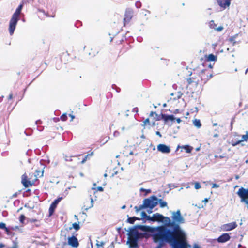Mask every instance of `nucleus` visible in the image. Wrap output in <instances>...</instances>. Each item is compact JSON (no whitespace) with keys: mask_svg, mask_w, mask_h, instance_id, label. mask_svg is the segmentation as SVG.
Here are the masks:
<instances>
[{"mask_svg":"<svg viewBox=\"0 0 248 248\" xmlns=\"http://www.w3.org/2000/svg\"><path fill=\"white\" fill-rule=\"evenodd\" d=\"M172 214V222H174L173 231L167 229L165 226H158L156 228L157 232L153 234V237L155 242H177L188 245L185 233L181 230L180 224L184 223V218L181 214L180 210L173 211Z\"/></svg>","mask_w":248,"mask_h":248,"instance_id":"obj_1","label":"nucleus"},{"mask_svg":"<svg viewBox=\"0 0 248 248\" xmlns=\"http://www.w3.org/2000/svg\"><path fill=\"white\" fill-rule=\"evenodd\" d=\"M44 170L32 169L31 172L24 173L21 178V183L25 187L31 186L35 185L39 177L43 176Z\"/></svg>","mask_w":248,"mask_h":248,"instance_id":"obj_2","label":"nucleus"},{"mask_svg":"<svg viewBox=\"0 0 248 248\" xmlns=\"http://www.w3.org/2000/svg\"><path fill=\"white\" fill-rule=\"evenodd\" d=\"M120 20L117 23L114 22L111 24L109 35L110 36V42H113L116 45L122 44L124 41L123 36L119 34L121 30Z\"/></svg>","mask_w":248,"mask_h":248,"instance_id":"obj_3","label":"nucleus"},{"mask_svg":"<svg viewBox=\"0 0 248 248\" xmlns=\"http://www.w3.org/2000/svg\"><path fill=\"white\" fill-rule=\"evenodd\" d=\"M23 4L24 3L22 1V3L16 8V11L13 14L12 17L10 20L9 26V31L10 35H12L14 33L17 22L19 20L20 15L21 14V10L23 8Z\"/></svg>","mask_w":248,"mask_h":248,"instance_id":"obj_4","label":"nucleus"},{"mask_svg":"<svg viewBox=\"0 0 248 248\" xmlns=\"http://www.w3.org/2000/svg\"><path fill=\"white\" fill-rule=\"evenodd\" d=\"M158 199L155 196H152L149 198L144 200L143 203L139 206H136L134 207L136 212H139L140 210L143 208H149L152 210L153 208L155 207L158 204Z\"/></svg>","mask_w":248,"mask_h":248,"instance_id":"obj_5","label":"nucleus"},{"mask_svg":"<svg viewBox=\"0 0 248 248\" xmlns=\"http://www.w3.org/2000/svg\"><path fill=\"white\" fill-rule=\"evenodd\" d=\"M143 237V234L139 232L136 228L131 229L128 233V241L130 247L132 248L137 247L138 239Z\"/></svg>","mask_w":248,"mask_h":248,"instance_id":"obj_6","label":"nucleus"},{"mask_svg":"<svg viewBox=\"0 0 248 248\" xmlns=\"http://www.w3.org/2000/svg\"><path fill=\"white\" fill-rule=\"evenodd\" d=\"M190 77L186 78L187 82V88L191 86L193 88H196L198 85H202L198 73L191 72Z\"/></svg>","mask_w":248,"mask_h":248,"instance_id":"obj_7","label":"nucleus"},{"mask_svg":"<svg viewBox=\"0 0 248 248\" xmlns=\"http://www.w3.org/2000/svg\"><path fill=\"white\" fill-rule=\"evenodd\" d=\"M202 85L207 82L212 77V72L210 69H204L198 73Z\"/></svg>","mask_w":248,"mask_h":248,"instance_id":"obj_8","label":"nucleus"},{"mask_svg":"<svg viewBox=\"0 0 248 248\" xmlns=\"http://www.w3.org/2000/svg\"><path fill=\"white\" fill-rule=\"evenodd\" d=\"M93 155V152H92L90 154H88L82 158H80V157L81 156V155H79L78 156H73L70 157L65 156V160L66 161H72L73 160H74L77 161V163L78 164H83L86 161L87 159H88L89 157L92 156Z\"/></svg>","mask_w":248,"mask_h":248,"instance_id":"obj_9","label":"nucleus"},{"mask_svg":"<svg viewBox=\"0 0 248 248\" xmlns=\"http://www.w3.org/2000/svg\"><path fill=\"white\" fill-rule=\"evenodd\" d=\"M237 194L240 198L241 202L248 206V188L241 187L237 192Z\"/></svg>","mask_w":248,"mask_h":248,"instance_id":"obj_10","label":"nucleus"},{"mask_svg":"<svg viewBox=\"0 0 248 248\" xmlns=\"http://www.w3.org/2000/svg\"><path fill=\"white\" fill-rule=\"evenodd\" d=\"M133 11L131 9L127 8L126 9L123 19L124 26H125L127 24L130 22L133 16Z\"/></svg>","mask_w":248,"mask_h":248,"instance_id":"obj_11","label":"nucleus"},{"mask_svg":"<svg viewBox=\"0 0 248 248\" xmlns=\"http://www.w3.org/2000/svg\"><path fill=\"white\" fill-rule=\"evenodd\" d=\"M62 197H59L57 199L55 200L54 202L51 204L49 208V216H51L53 214L58 204L62 200Z\"/></svg>","mask_w":248,"mask_h":248,"instance_id":"obj_12","label":"nucleus"},{"mask_svg":"<svg viewBox=\"0 0 248 248\" xmlns=\"http://www.w3.org/2000/svg\"><path fill=\"white\" fill-rule=\"evenodd\" d=\"M237 226V224L236 222H232L222 225L221 229L224 231H230L235 229Z\"/></svg>","mask_w":248,"mask_h":248,"instance_id":"obj_13","label":"nucleus"},{"mask_svg":"<svg viewBox=\"0 0 248 248\" xmlns=\"http://www.w3.org/2000/svg\"><path fill=\"white\" fill-rule=\"evenodd\" d=\"M158 151L163 154H169L170 152V148L169 146L164 144H159L157 146Z\"/></svg>","mask_w":248,"mask_h":248,"instance_id":"obj_14","label":"nucleus"},{"mask_svg":"<svg viewBox=\"0 0 248 248\" xmlns=\"http://www.w3.org/2000/svg\"><path fill=\"white\" fill-rule=\"evenodd\" d=\"M150 117H153V120H152V126L155 125V122L157 121H160L163 119L162 117V114L161 115H158L155 112L151 111L149 115Z\"/></svg>","mask_w":248,"mask_h":248,"instance_id":"obj_15","label":"nucleus"},{"mask_svg":"<svg viewBox=\"0 0 248 248\" xmlns=\"http://www.w3.org/2000/svg\"><path fill=\"white\" fill-rule=\"evenodd\" d=\"M163 218V216L159 214L156 213L153 215L152 217H148V220H150L153 222L158 221L161 222L162 221V219Z\"/></svg>","mask_w":248,"mask_h":248,"instance_id":"obj_16","label":"nucleus"},{"mask_svg":"<svg viewBox=\"0 0 248 248\" xmlns=\"http://www.w3.org/2000/svg\"><path fill=\"white\" fill-rule=\"evenodd\" d=\"M231 0H217L218 4L223 10L230 6Z\"/></svg>","mask_w":248,"mask_h":248,"instance_id":"obj_17","label":"nucleus"},{"mask_svg":"<svg viewBox=\"0 0 248 248\" xmlns=\"http://www.w3.org/2000/svg\"><path fill=\"white\" fill-rule=\"evenodd\" d=\"M68 244L74 248H77L79 245L78 239L74 236L68 238Z\"/></svg>","mask_w":248,"mask_h":248,"instance_id":"obj_18","label":"nucleus"},{"mask_svg":"<svg viewBox=\"0 0 248 248\" xmlns=\"http://www.w3.org/2000/svg\"><path fill=\"white\" fill-rule=\"evenodd\" d=\"M164 224V226L166 227H171L174 228V222L171 221L169 217H164L162 219V221H161Z\"/></svg>","mask_w":248,"mask_h":248,"instance_id":"obj_19","label":"nucleus"},{"mask_svg":"<svg viewBox=\"0 0 248 248\" xmlns=\"http://www.w3.org/2000/svg\"><path fill=\"white\" fill-rule=\"evenodd\" d=\"M172 245V248H187L188 245H185L177 242H169ZM193 248H200L198 246H195L193 247Z\"/></svg>","mask_w":248,"mask_h":248,"instance_id":"obj_20","label":"nucleus"},{"mask_svg":"<svg viewBox=\"0 0 248 248\" xmlns=\"http://www.w3.org/2000/svg\"><path fill=\"white\" fill-rule=\"evenodd\" d=\"M230 239V236L227 233L221 235L217 239L219 243H225Z\"/></svg>","mask_w":248,"mask_h":248,"instance_id":"obj_21","label":"nucleus"},{"mask_svg":"<svg viewBox=\"0 0 248 248\" xmlns=\"http://www.w3.org/2000/svg\"><path fill=\"white\" fill-rule=\"evenodd\" d=\"M93 201L92 198L90 197L84 203V208L85 210H88L93 206Z\"/></svg>","mask_w":248,"mask_h":248,"instance_id":"obj_22","label":"nucleus"},{"mask_svg":"<svg viewBox=\"0 0 248 248\" xmlns=\"http://www.w3.org/2000/svg\"><path fill=\"white\" fill-rule=\"evenodd\" d=\"M183 95V93L181 92H175L171 93V96H172L170 101L171 100H176L180 99Z\"/></svg>","mask_w":248,"mask_h":248,"instance_id":"obj_23","label":"nucleus"},{"mask_svg":"<svg viewBox=\"0 0 248 248\" xmlns=\"http://www.w3.org/2000/svg\"><path fill=\"white\" fill-rule=\"evenodd\" d=\"M180 148L182 149H184L185 150L186 152L187 153H191L192 150H193L192 147L188 145H186L182 146L178 145L177 147L176 151H177Z\"/></svg>","mask_w":248,"mask_h":248,"instance_id":"obj_24","label":"nucleus"},{"mask_svg":"<svg viewBox=\"0 0 248 248\" xmlns=\"http://www.w3.org/2000/svg\"><path fill=\"white\" fill-rule=\"evenodd\" d=\"M205 58L207 62H216L217 60V56L214 55L213 54L205 55Z\"/></svg>","mask_w":248,"mask_h":248,"instance_id":"obj_25","label":"nucleus"},{"mask_svg":"<svg viewBox=\"0 0 248 248\" xmlns=\"http://www.w3.org/2000/svg\"><path fill=\"white\" fill-rule=\"evenodd\" d=\"M162 117L163 118V120L165 122H167L168 121H173L175 120V117L173 115H167L165 114H162Z\"/></svg>","mask_w":248,"mask_h":248,"instance_id":"obj_26","label":"nucleus"},{"mask_svg":"<svg viewBox=\"0 0 248 248\" xmlns=\"http://www.w3.org/2000/svg\"><path fill=\"white\" fill-rule=\"evenodd\" d=\"M38 12L40 13H43L46 17H54L55 16V10H54V12H53L51 14H49L48 12L46 13L45 11L43 9H39L38 10Z\"/></svg>","mask_w":248,"mask_h":248,"instance_id":"obj_27","label":"nucleus"},{"mask_svg":"<svg viewBox=\"0 0 248 248\" xmlns=\"http://www.w3.org/2000/svg\"><path fill=\"white\" fill-rule=\"evenodd\" d=\"M193 124L195 126H196L198 128H200L202 126L200 120L197 119H195L194 120H193Z\"/></svg>","mask_w":248,"mask_h":248,"instance_id":"obj_28","label":"nucleus"},{"mask_svg":"<svg viewBox=\"0 0 248 248\" xmlns=\"http://www.w3.org/2000/svg\"><path fill=\"white\" fill-rule=\"evenodd\" d=\"M140 219L137 217H128L127 219V222L130 224H133L136 220H139Z\"/></svg>","mask_w":248,"mask_h":248,"instance_id":"obj_29","label":"nucleus"},{"mask_svg":"<svg viewBox=\"0 0 248 248\" xmlns=\"http://www.w3.org/2000/svg\"><path fill=\"white\" fill-rule=\"evenodd\" d=\"M158 203L161 208H164L167 205V203L165 201H163L162 199H159L157 201Z\"/></svg>","mask_w":248,"mask_h":248,"instance_id":"obj_30","label":"nucleus"},{"mask_svg":"<svg viewBox=\"0 0 248 248\" xmlns=\"http://www.w3.org/2000/svg\"><path fill=\"white\" fill-rule=\"evenodd\" d=\"M136 227L144 231H149L150 229L149 227L143 225H137Z\"/></svg>","mask_w":248,"mask_h":248,"instance_id":"obj_31","label":"nucleus"},{"mask_svg":"<svg viewBox=\"0 0 248 248\" xmlns=\"http://www.w3.org/2000/svg\"><path fill=\"white\" fill-rule=\"evenodd\" d=\"M144 125L145 126H152V120H150V118L146 119L144 122Z\"/></svg>","mask_w":248,"mask_h":248,"instance_id":"obj_32","label":"nucleus"},{"mask_svg":"<svg viewBox=\"0 0 248 248\" xmlns=\"http://www.w3.org/2000/svg\"><path fill=\"white\" fill-rule=\"evenodd\" d=\"M92 190L93 191V193L95 194L98 191H103L104 188L102 186H98L96 188H92Z\"/></svg>","mask_w":248,"mask_h":248,"instance_id":"obj_33","label":"nucleus"},{"mask_svg":"<svg viewBox=\"0 0 248 248\" xmlns=\"http://www.w3.org/2000/svg\"><path fill=\"white\" fill-rule=\"evenodd\" d=\"M248 140V132H246V134L245 135H243L242 136V139L240 140L241 141V142L245 141H247Z\"/></svg>","mask_w":248,"mask_h":248,"instance_id":"obj_34","label":"nucleus"},{"mask_svg":"<svg viewBox=\"0 0 248 248\" xmlns=\"http://www.w3.org/2000/svg\"><path fill=\"white\" fill-rule=\"evenodd\" d=\"M0 229H3L7 232H9V229L6 227L5 224L3 222L0 223Z\"/></svg>","mask_w":248,"mask_h":248,"instance_id":"obj_35","label":"nucleus"},{"mask_svg":"<svg viewBox=\"0 0 248 248\" xmlns=\"http://www.w3.org/2000/svg\"><path fill=\"white\" fill-rule=\"evenodd\" d=\"M209 26L211 28L215 30L217 25L215 23L214 20H211L209 23Z\"/></svg>","mask_w":248,"mask_h":248,"instance_id":"obj_36","label":"nucleus"},{"mask_svg":"<svg viewBox=\"0 0 248 248\" xmlns=\"http://www.w3.org/2000/svg\"><path fill=\"white\" fill-rule=\"evenodd\" d=\"M72 228L76 231H78L80 229V226L78 223H74L72 224Z\"/></svg>","mask_w":248,"mask_h":248,"instance_id":"obj_37","label":"nucleus"},{"mask_svg":"<svg viewBox=\"0 0 248 248\" xmlns=\"http://www.w3.org/2000/svg\"><path fill=\"white\" fill-rule=\"evenodd\" d=\"M26 219V217L24 215H21L19 217V221L22 224H24V221Z\"/></svg>","mask_w":248,"mask_h":248,"instance_id":"obj_38","label":"nucleus"},{"mask_svg":"<svg viewBox=\"0 0 248 248\" xmlns=\"http://www.w3.org/2000/svg\"><path fill=\"white\" fill-rule=\"evenodd\" d=\"M241 142V141H240V140H238V141H234L233 140H232V141L230 142V144L232 146H236L237 145L240 144V143Z\"/></svg>","mask_w":248,"mask_h":248,"instance_id":"obj_39","label":"nucleus"},{"mask_svg":"<svg viewBox=\"0 0 248 248\" xmlns=\"http://www.w3.org/2000/svg\"><path fill=\"white\" fill-rule=\"evenodd\" d=\"M141 191L145 192V195H147L148 194L150 193L151 192V189H146L143 188H141L140 189Z\"/></svg>","mask_w":248,"mask_h":248,"instance_id":"obj_40","label":"nucleus"},{"mask_svg":"<svg viewBox=\"0 0 248 248\" xmlns=\"http://www.w3.org/2000/svg\"><path fill=\"white\" fill-rule=\"evenodd\" d=\"M27 221H28V222H29V223H34V222H38L39 220L37 219L28 218L27 219Z\"/></svg>","mask_w":248,"mask_h":248,"instance_id":"obj_41","label":"nucleus"},{"mask_svg":"<svg viewBox=\"0 0 248 248\" xmlns=\"http://www.w3.org/2000/svg\"><path fill=\"white\" fill-rule=\"evenodd\" d=\"M60 119L62 121H65L67 119V117L66 114H63L60 117Z\"/></svg>","mask_w":248,"mask_h":248,"instance_id":"obj_42","label":"nucleus"},{"mask_svg":"<svg viewBox=\"0 0 248 248\" xmlns=\"http://www.w3.org/2000/svg\"><path fill=\"white\" fill-rule=\"evenodd\" d=\"M141 216H142V217H143V218H146L147 220H148V217H150V216H148V215H147V214H146L145 212H144V211L142 212V213H141Z\"/></svg>","mask_w":248,"mask_h":248,"instance_id":"obj_43","label":"nucleus"},{"mask_svg":"<svg viewBox=\"0 0 248 248\" xmlns=\"http://www.w3.org/2000/svg\"><path fill=\"white\" fill-rule=\"evenodd\" d=\"M194 187L195 189H198L201 187V186L200 183L196 182L195 184Z\"/></svg>","mask_w":248,"mask_h":248,"instance_id":"obj_44","label":"nucleus"},{"mask_svg":"<svg viewBox=\"0 0 248 248\" xmlns=\"http://www.w3.org/2000/svg\"><path fill=\"white\" fill-rule=\"evenodd\" d=\"M223 29V27L222 26H219L218 27H217L215 29L216 31H220Z\"/></svg>","mask_w":248,"mask_h":248,"instance_id":"obj_45","label":"nucleus"},{"mask_svg":"<svg viewBox=\"0 0 248 248\" xmlns=\"http://www.w3.org/2000/svg\"><path fill=\"white\" fill-rule=\"evenodd\" d=\"M128 149H129V147H125V150H124L123 154L125 156V155H127V154H126V151L127 150H128Z\"/></svg>","mask_w":248,"mask_h":248,"instance_id":"obj_46","label":"nucleus"},{"mask_svg":"<svg viewBox=\"0 0 248 248\" xmlns=\"http://www.w3.org/2000/svg\"><path fill=\"white\" fill-rule=\"evenodd\" d=\"M219 187V186L217 184H213L212 186V188H217Z\"/></svg>","mask_w":248,"mask_h":248,"instance_id":"obj_47","label":"nucleus"},{"mask_svg":"<svg viewBox=\"0 0 248 248\" xmlns=\"http://www.w3.org/2000/svg\"><path fill=\"white\" fill-rule=\"evenodd\" d=\"M215 158H217H217H223L224 157V156H222V155L218 156V155H215Z\"/></svg>","mask_w":248,"mask_h":248,"instance_id":"obj_48","label":"nucleus"},{"mask_svg":"<svg viewBox=\"0 0 248 248\" xmlns=\"http://www.w3.org/2000/svg\"><path fill=\"white\" fill-rule=\"evenodd\" d=\"M176 120L177 123H178V124L180 123L182 121L181 119L179 118H177Z\"/></svg>","mask_w":248,"mask_h":248,"instance_id":"obj_49","label":"nucleus"},{"mask_svg":"<svg viewBox=\"0 0 248 248\" xmlns=\"http://www.w3.org/2000/svg\"><path fill=\"white\" fill-rule=\"evenodd\" d=\"M69 116L71 117V121H73V120L74 119L75 116L72 114H69Z\"/></svg>","mask_w":248,"mask_h":248,"instance_id":"obj_50","label":"nucleus"},{"mask_svg":"<svg viewBox=\"0 0 248 248\" xmlns=\"http://www.w3.org/2000/svg\"><path fill=\"white\" fill-rule=\"evenodd\" d=\"M208 202V199L205 198L204 200H203V202H204L205 203Z\"/></svg>","mask_w":248,"mask_h":248,"instance_id":"obj_51","label":"nucleus"},{"mask_svg":"<svg viewBox=\"0 0 248 248\" xmlns=\"http://www.w3.org/2000/svg\"><path fill=\"white\" fill-rule=\"evenodd\" d=\"M13 97V95L12 94H10L9 96H8V99H11Z\"/></svg>","mask_w":248,"mask_h":248,"instance_id":"obj_52","label":"nucleus"},{"mask_svg":"<svg viewBox=\"0 0 248 248\" xmlns=\"http://www.w3.org/2000/svg\"><path fill=\"white\" fill-rule=\"evenodd\" d=\"M8 248H17V247L16 245H14L11 247H9Z\"/></svg>","mask_w":248,"mask_h":248,"instance_id":"obj_53","label":"nucleus"},{"mask_svg":"<svg viewBox=\"0 0 248 248\" xmlns=\"http://www.w3.org/2000/svg\"><path fill=\"white\" fill-rule=\"evenodd\" d=\"M155 47H156V48H159V47H158V46H152V48L153 49H154Z\"/></svg>","mask_w":248,"mask_h":248,"instance_id":"obj_54","label":"nucleus"},{"mask_svg":"<svg viewBox=\"0 0 248 248\" xmlns=\"http://www.w3.org/2000/svg\"><path fill=\"white\" fill-rule=\"evenodd\" d=\"M114 134L115 136H116L117 134H119V132H117V131H115V132H114Z\"/></svg>","mask_w":248,"mask_h":248,"instance_id":"obj_55","label":"nucleus"},{"mask_svg":"<svg viewBox=\"0 0 248 248\" xmlns=\"http://www.w3.org/2000/svg\"><path fill=\"white\" fill-rule=\"evenodd\" d=\"M133 152L132 151H130L129 154V155H133Z\"/></svg>","mask_w":248,"mask_h":248,"instance_id":"obj_56","label":"nucleus"},{"mask_svg":"<svg viewBox=\"0 0 248 248\" xmlns=\"http://www.w3.org/2000/svg\"><path fill=\"white\" fill-rule=\"evenodd\" d=\"M248 72V68L246 70V71H245V74H247V73Z\"/></svg>","mask_w":248,"mask_h":248,"instance_id":"obj_57","label":"nucleus"},{"mask_svg":"<svg viewBox=\"0 0 248 248\" xmlns=\"http://www.w3.org/2000/svg\"><path fill=\"white\" fill-rule=\"evenodd\" d=\"M218 136V134H216L214 135V137H217Z\"/></svg>","mask_w":248,"mask_h":248,"instance_id":"obj_58","label":"nucleus"},{"mask_svg":"<svg viewBox=\"0 0 248 248\" xmlns=\"http://www.w3.org/2000/svg\"><path fill=\"white\" fill-rule=\"evenodd\" d=\"M156 134H157V135H159L161 136V135H160V132H156Z\"/></svg>","mask_w":248,"mask_h":248,"instance_id":"obj_59","label":"nucleus"},{"mask_svg":"<svg viewBox=\"0 0 248 248\" xmlns=\"http://www.w3.org/2000/svg\"><path fill=\"white\" fill-rule=\"evenodd\" d=\"M125 205H124V206H123L122 207V209H124V208H125Z\"/></svg>","mask_w":248,"mask_h":248,"instance_id":"obj_60","label":"nucleus"},{"mask_svg":"<svg viewBox=\"0 0 248 248\" xmlns=\"http://www.w3.org/2000/svg\"><path fill=\"white\" fill-rule=\"evenodd\" d=\"M151 120H153V117H150Z\"/></svg>","mask_w":248,"mask_h":248,"instance_id":"obj_61","label":"nucleus"},{"mask_svg":"<svg viewBox=\"0 0 248 248\" xmlns=\"http://www.w3.org/2000/svg\"><path fill=\"white\" fill-rule=\"evenodd\" d=\"M178 109H176V112H174V113H176V112H177V111H178Z\"/></svg>","mask_w":248,"mask_h":248,"instance_id":"obj_62","label":"nucleus"},{"mask_svg":"<svg viewBox=\"0 0 248 248\" xmlns=\"http://www.w3.org/2000/svg\"><path fill=\"white\" fill-rule=\"evenodd\" d=\"M178 109H176V112H174V113H176V112H177V111H178Z\"/></svg>","mask_w":248,"mask_h":248,"instance_id":"obj_63","label":"nucleus"},{"mask_svg":"<svg viewBox=\"0 0 248 248\" xmlns=\"http://www.w3.org/2000/svg\"><path fill=\"white\" fill-rule=\"evenodd\" d=\"M190 92H192V93L194 92V91L192 90V89L191 90V91H190Z\"/></svg>","mask_w":248,"mask_h":248,"instance_id":"obj_64","label":"nucleus"}]
</instances>
